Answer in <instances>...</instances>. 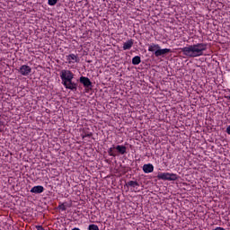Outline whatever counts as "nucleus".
I'll use <instances>...</instances> for the list:
<instances>
[{"label": "nucleus", "mask_w": 230, "mask_h": 230, "mask_svg": "<svg viewBox=\"0 0 230 230\" xmlns=\"http://www.w3.org/2000/svg\"><path fill=\"white\" fill-rule=\"evenodd\" d=\"M206 49H208V44L197 43L182 48L181 51L185 57H188L189 58H195L197 57H202Z\"/></svg>", "instance_id": "obj_1"}, {"label": "nucleus", "mask_w": 230, "mask_h": 230, "mask_svg": "<svg viewBox=\"0 0 230 230\" xmlns=\"http://www.w3.org/2000/svg\"><path fill=\"white\" fill-rule=\"evenodd\" d=\"M73 78H75V75L72 74L69 70H62L61 71V80L63 82V85L66 89H76V84L73 83Z\"/></svg>", "instance_id": "obj_2"}, {"label": "nucleus", "mask_w": 230, "mask_h": 230, "mask_svg": "<svg viewBox=\"0 0 230 230\" xmlns=\"http://www.w3.org/2000/svg\"><path fill=\"white\" fill-rule=\"evenodd\" d=\"M157 179L161 181H177V174L170 172H159Z\"/></svg>", "instance_id": "obj_3"}, {"label": "nucleus", "mask_w": 230, "mask_h": 230, "mask_svg": "<svg viewBox=\"0 0 230 230\" xmlns=\"http://www.w3.org/2000/svg\"><path fill=\"white\" fill-rule=\"evenodd\" d=\"M19 73L22 76H28V75L31 74V67L30 66L23 65L20 67Z\"/></svg>", "instance_id": "obj_4"}, {"label": "nucleus", "mask_w": 230, "mask_h": 230, "mask_svg": "<svg viewBox=\"0 0 230 230\" xmlns=\"http://www.w3.org/2000/svg\"><path fill=\"white\" fill-rule=\"evenodd\" d=\"M172 50L170 49H161V47L158 48V50L155 52V57H162V55H166L167 53H170Z\"/></svg>", "instance_id": "obj_5"}, {"label": "nucleus", "mask_w": 230, "mask_h": 230, "mask_svg": "<svg viewBox=\"0 0 230 230\" xmlns=\"http://www.w3.org/2000/svg\"><path fill=\"white\" fill-rule=\"evenodd\" d=\"M143 172L145 173H152L154 172V165L151 164H144L143 165Z\"/></svg>", "instance_id": "obj_6"}, {"label": "nucleus", "mask_w": 230, "mask_h": 230, "mask_svg": "<svg viewBox=\"0 0 230 230\" xmlns=\"http://www.w3.org/2000/svg\"><path fill=\"white\" fill-rule=\"evenodd\" d=\"M68 64H75V62H78V57L75 54H70L67 56Z\"/></svg>", "instance_id": "obj_7"}, {"label": "nucleus", "mask_w": 230, "mask_h": 230, "mask_svg": "<svg viewBox=\"0 0 230 230\" xmlns=\"http://www.w3.org/2000/svg\"><path fill=\"white\" fill-rule=\"evenodd\" d=\"M42 191H44V187L38 185V186H34L31 190V193H42Z\"/></svg>", "instance_id": "obj_8"}, {"label": "nucleus", "mask_w": 230, "mask_h": 230, "mask_svg": "<svg viewBox=\"0 0 230 230\" xmlns=\"http://www.w3.org/2000/svg\"><path fill=\"white\" fill-rule=\"evenodd\" d=\"M80 82L84 85V87H89L91 85V80L87 77H81Z\"/></svg>", "instance_id": "obj_9"}, {"label": "nucleus", "mask_w": 230, "mask_h": 230, "mask_svg": "<svg viewBox=\"0 0 230 230\" xmlns=\"http://www.w3.org/2000/svg\"><path fill=\"white\" fill-rule=\"evenodd\" d=\"M132 46H134V41H132V40H128L123 44V49L124 50L130 49Z\"/></svg>", "instance_id": "obj_10"}, {"label": "nucleus", "mask_w": 230, "mask_h": 230, "mask_svg": "<svg viewBox=\"0 0 230 230\" xmlns=\"http://www.w3.org/2000/svg\"><path fill=\"white\" fill-rule=\"evenodd\" d=\"M158 49H159L158 44L152 43L151 45L148 46V51L156 53V51H158Z\"/></svg>", "instance_id": "obj_11"}, {"label": "nucleus", "mask_w": 230, "mask_h": 230, "mask_svg": "<svg viewBox=\"0 0 230 230\" xmlns=\"http://www.w3.org/2000/svg\"><path fill=\"white\" fill-rule=\"evenodd\" d=\"M141 64V58L139 56H136L132 58V65L133 66H139Z\"/></svg>", "instance_id": "obj_12"}, {"label": "nucleus", "mask_w": 230, "mask_h": 230, "mask_svg": "<svg viewBox=\"0 0 230 230\" xmlns=\"http://www.w3.org/2000/svg\"><path fill=\"white\" fill-rule=\"evenodd\" d=\"M116 150H118V152L121 155L126 154L127 153V147L124 146H116Z\"/></svg>", "instance_id": "obj_13"}, {"label": "nucleus", "mask_w": 230, "mask_h": 230, "mask_svg": "<svg viewBox=\"0 0 230 230\" xmlns=\"http://www.w3.org/2000/svg\"><path fill=\"white\" fill-rule=\"evenodd\" d=\"M128 185L131 186V188H136V187L139 186V184H137V181H128Z\"/></svg>", "instance_id": "obj_14"}, {"label": "nucleus", "mask_w": 230, "mask_h": 230, "mask_svg": "<svg viewBox=\"0 0 230 230\" xmlns=\"http://www.w3.org/2000/svg\"><path fill=\"white\" fill-rule=\"evenodd\" d=\"M88 229L89 230H100V228L96 225H90Z\"/></svg>", "instance_id": "obj_15"}, {"label": "nucleus", "mask_w": 230, "mask_h": 230, "mask_svg": "<svg viewBox=\"0 0 230 230\" xmlns=\"http://www.w3.org/2000/svg\"><path fill=\"white\" fill-rule=\"evenodd\" d=\"M49 6H55L57 4V0H49Z\"/></svg>", "instance_id": "obj_16"}, {"label": "nucleus", "mask_w": 230, "mask_h": 230, "mask_svg": "<svg viewBox=\"0 0 230 230\" xmlns=\"http://www.w3.org/2000/svg\"><path fill=\"white\" fill-rule=\"evenodd\" d=\"M214 230H226V229L223 228V227L217 226V227H216Z\"/></svg>", "instance_id": "obj_17"}, {"label": "nucleus", "mask_w": 230, "mask_h": 230, "mask_svg": "<svg viewBox=\"0 0 230 230\" xmlns=\"http://www.w3.org/2000/svg\"><path fill=\"white\" fill-rule=\"evenodd\" d=\"M113 148H114V147H111V148H110V155H114V154H112Z\"/></svg>", "instance_id": "obj_18"}, {"label": "nucleus", "mask_w": 230, "mask_h": 230, "mask_svg": "<svg viewBox=\"0 0 230 230\" xmlns=\"http://www.w3.org/2000/svg\"><path fill=\"white\" fill-rule=\"evenodd\" d=\"M226 132H227V134H229V136H230V126H228V127L226 128Z\"/></svg>", "instance_id": "obj_19"}]
</instances>
